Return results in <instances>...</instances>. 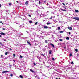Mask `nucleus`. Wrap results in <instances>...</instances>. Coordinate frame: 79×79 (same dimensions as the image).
Masks as SVG:
<instances>
[{
    "mask_svg": "<svg viewBox=\"0 0 79 79\" xmlns=\"http://www.w3.org/2000/svg\"><path fill=\"white\" fill-rule=\"evenodd\" d=\"M0 23H2V24H3V23H2V21L0 22Z\"/></svg>",
    "mask_w": 79,
    "mask_h": 79,
    "instance_id": "nucleus-40",
    "label": "nucleus"
},
{
    "mask_svg": "<svg viewBox=\"0 0 79 79\" xmlns=\"http://www.w3.org/2000/svg\"><path fill=\"white\" fill-rule=\"evenodd\" d=\"M50 45L52 46L53 48H54V45L53 44H52V43L50 44Z\"/></svg>",
    "mask_w": 79,
    "mask_h": 79,
    "instance_id": "nucleus-7",
    "label": "nucleus"
},
{
    "mask_svg": "<svg viewBox=\"0 0 79 79\" xmlns=\"http://www.w3.org/2000/svg\"><path fill=\"white\" fill-rule=\"evenodd\" d=\"M48 41L45 40V43H47Z\"/></svg>",
    "mask_w": 79,
    "mask_h": 79,
    "instance_id": "nucleus-30",
    "label": "nucleus"
},
{
    "mask_svg": "<svg viewBox=\"0 0 79 79\" xmlns=\"http://www.w3.org/2000/svg\"><path fill=\"white\" fill-rule=\"evenodd\" d=\"M52 60H53V61H55V58H52Z\"/></svg>",
    "mask_w": 79,
    "mask_h": 79,
    "instance_id": "nucleus-31",
    "label": "nucleus"
},
{
    "mask_svg": "<svg viewBox=\"0 0 79 79\" xmlns=\"http://www.w3.org/2000/svg\"><path fill=\"white\" fill-rule=\"evenodd\" d=\"M33 64L34 66H36V64H35V63H34Z\"/></svg>",
    "mask_w": 79,
    "mask_h": 79,
    "instance_id": "nucleus-28",
    "label": "nucleus"
},
{
    "mask_svg": "<svg viewBox=\"0 0 79 79\" xmlns=\"http://www.w3.org/2000/svg\"><path fill=\"white\" fill-rule=\"evenodd\" d=\"M3 30H5V28H3Z\"/></svg>",
    "mask_w": 79,
    "mask_h": 79,
    "instance_id": "nucleus-47",
    "label": "nucleus"
},
{
    "mask_svg": "<svg viewBox=\"0 0 79 79\" xmlns=\"http://www.w3.org/2000/svg\"><path fill=\"white\" fill-rule=\"evenodd\" d=\"M13 56L14 57H15V56H16V55H15V54H13Z\"/></svg>",
    "mask_w": 79,
    "mask_h": 79,
    "instance_id": "nucleus-24",
    "label": "nucleus"
},
{
    "mask_svg": "<svg viewBox=\"0 0 79 79\" xmlns=\"http://www.w3.org/2000/svg\"><path fill=\"white\" fill-rule=\"evenodd\" d=\"M11 3H9V5H11Z\"/></svg>",
    "mask_w": 79,
    "mask_h": 79,
    "instance_id": "nucleus-39",
    "label": "nucleus"
},
{
    "mask_svg": "<svg viewBox=\"0 0 79 79\" xmlns=\"http://www.w3.org/2000/svg\"><path fill=\"white\" fill-rule=\"evenodd\" d=\"M75 51H76V52H78V50H77V49H75Z\"/></svg>",
    "mask_w": 79,
    "mask_h": 79,
    "instance_id": "nucleus-15",
    "label": "nucleus"
},
{
    "mask_svg": "<svg viewBox=\"0 0 79 79\" xmlns=\"http://www.w3.org/2000/svg\"><path fill=\"white\" fill-rule=\"evenodd\" d=\"M71 63L72 64H74V62H72Z\"/></svg>",
    "mask_w": 79,
    "mask_h": 79,
    "instance_id": "nucleus-26",
    "label": "nucleus"
},
{
    "mask_svg": "<svg viewBox=\"0 0 79 79\" xmlns=\"http://www.w3.org/2000/svg\"><path fill=\"white\" fill-rule=\"evenodd\" d=\"M25 4H27H27H28V2H27V1H26L25 2Z\"/></svg>",
    "mask_w": 79,
    "mask_h": 79,
    "instance_id": "nucleus-11",
    "label": "nucleus"
},
{
    "mask_svg": "<svg viewBox=\"0 0 79 79\" xmlns=\"http://www.w3.org/2000/svg\"><path fill=\"white\" fill-rule=\"evenodd\" d=\"M29 22L30 23H32V20L30 21H29Z\"/></svg>",
    "mask_w": 79,
    "mask_h": 79,
    "instance_id": "nucleus-13",
    "label": "nucleus"
},
{
    "mask_svg": "<svg viewBox=\"0 0 79 79\" xmlns=\"http://www.w3.org/2000/svg\"><path fill=\"white\" fill-rule=\"evenodd\" d=\"M63 8H64V6H63Z\"/></svg>",
    "mask_w": 79,
    "mask_h": 79,
    "instance_id": "nucleus-52",
    "label": "nucleus"
},
{
    "mask_svg": "<svg viewBox=\"0 0 79 79\" xmlns=\"http://www.w3.org/2000/svg\"><path fill=\"white\" fill-rule=\"evenodd\" d=\"M30 71H31V72H34V71L32 70V69H30Z\"/></svg>",
    "mask_w": 79,
    "mask_h": 79,
    "instance_id": "nucleus-10",
    "label": "nucleus"
},
{
    "mask_svg": "<svg viewBox=\"0 0 79 79\" xmlns=\"http://www.w3.org/2000/svg\"><path fill=\"white\" fill-rule=\"evenodd\" d=\"M75 11L76 13H79V11L77 10H75Z\"/></svg>",
    "mask_w": 79,
    "mask_h": 79,
    "instance_id": "nucleus-8",
    "label": "nucleus"
},
{
    "mask_svg": "<svg viewBox=\"0 0 79 79\" xmlns=\"http://www.w3.org/2000/svg\"><path fill=\"white\" fill-rule=\"evenodd\" d=\"M13 61H14V62H15V60H13Z\"/></svg>",
    "mask_w": 79,
    "mask_h": 79,
    "instance_id": "nucleus-46",
    "label": "nucleus"
},
{
    "mask_svg": "<svg viewBox=\"0 0 79 79\" xmlns=\"http://www.w3.org/2000/svg\"><path fill=\"white\" fill-rule=\"evenodd\" d=\"M16 2H17V3H18V1H17Z\"/></svg>",
    "mask_w": 79,
    "mask_h": 79,
    "instance_id": "nucleus-44",
    "label": "nucleus"
},
{
    "mask_svg": "<svg viewBox=\"0 0 79 79\" xmlns=\"http://www.w3.org/2000/svg\"><path fill=\"white\" fill-rule=\"evenodd\" d=\"M9 66H10V68H11V66H11V65H9Z\"/></svg>",
    "mask_w": 79,
    "mask_h": 79,
    "instance_id": "nucleus-34",
    "label": "nucleus"
},
{
    "mask_svg": "<svg viewBox=\"0 0 79 79\" xmlns=\"http://www.w3.org/2000/svg\"><path fill=\"white\" fill-rule=\"evenodd\" d=\"M39 56H37V58H39Z\"/></svg>",
    "mask_w": 79,
    "mask_h": 79,
    "instance_id": "nucleus-43",
    "label": "nucleus"
},
{
    "mask_svg": "<svg viewBox=\"0 0 79 79\" xmlns=\"http://www.w3.org/2000/svg\"><path fill=\"white\" fill-rule=\"evenodd\" d=\"M1 57H2V56H3V55H1Z\"/></svg>",
    "mask_w": 79,
    "mask_h": 79,
    "instance_id": "nucleus-41",
    "label": "nucleus"
},
{
    "mask_svg": "<svg viewBox=\"0 0 79 79\" xmlns=\"http://www.w3.org/2000/svg\"><path fill=\"white\" fill-rule=\"evenodd\" d=\"M44 29H48V27L47 26H44Z\"/></svg>",
    "mask_w": 79,
    "mask_h": 79,
    "instance_id": "nucleus-4",
    "label": "nucleus"
},
{
    "mask_svg": "<svg viewBox=\"0 0 79 79\" xmlns=\"http://www.w3.org/2000/svg\"><path fill=\"white\" fill-rule=\"evenodd\" d=\"M28 16H29V17H31V15H29Z\"/></svg>",
    "mask_w": 79,
    "mask_h": 79,
    "instance_id": "nucleus-36",
    "label": "nucleus"
},
{
    "mask_svg": "<svg viewBox=\"0 0 79 79\" xmlns=\"http://www.w3.org/2000/svg\"><path fill=\"white\" fill-rule=\"evenodd\" d=\"M47 47V46H45V47Z\"/></svg>",
    "mask_w": 79,
    "mask_h": 79,
    "instance_id": "nucleus-49",
    "label": "nucleus"
},
{
    "mask_svg": "<svg viewBox=\"0 0 79 79\" xmlns=\"http://www.w3.org/2000/svg\"><path fill=\"white\" fill-rule=\"evenodd\" d=\"M64 48L65 49V48H66V47H65Z\"/></svg>",
    "mask_w": 79,
    "mask_h": 79,
    "instance_id": "nucleus-42",
    "label": "nucleus"
},
{
    "mask_svg": "<svg viewBox=\"0 0 79 79\" xmlns=\"http://www.w3.org/2000/svg\"><path fill=\"white\" fill-rule=\"evenodd\" d=\"M13 76V74H10V76Z\"/></svg>",
    "mask_w": 79,
    "mask_h": 79,
    "instance_id": "nucleus-35",
    "label": "nucleus"
},
{
    "mask_svg": "<svg viewBox=\"0 0 79 79\" xmlns=\"http://www.w3.org/2000/svg\"><path fill=\"white\" fill-rule=\"evenodd\" d=\"M2 37V36H1V35H0V37Z\"/></svg>",
    "mask_w": 79,
    "mask_h": 79,
    "instance_id": "nucleus-50",
    "label": "nucleus"
},
{
    "mask_svg": "<svg viewBox=\"0 0 79 79\" xmlns=\"http://www.w3.org/2000/svg\"><path fill=\"white\" fill-rule=\"evenodd\" d=\"M68 29H69V30H70L71 31L73 30V28L71 27H68Z\"/></svg>",
    "mask_w": 79,
    "mask_h": 79,
    "instance_id": "nucleus-3",
    "label": "nucleus"
},
{
    "mask_svg": "<svg viewBox=\"0 0 79 79\" xmlns=\"http://www.w3.org/2000/svg\"><path fill=\"white\" fill-rule=\"evenodd\" d=\"M7 72H8V71H3V73H7Z\"/></svg>",
    "mask_w": 79,
    "mask_h": 79,
    "instance_id": "nucleus-18",
    "label": "nucleus"
},
{
    "mask_svg": "<svg viewBox=\"0 0 79 79\" xmlns=\"http://www.w3.org/2000/svg\"><path fill=\"white\" fill-rule=\"evenodd\" d=\"M62 5H65V4H64V3H63Z\"/></svg>",
    "mask_w": 79,
    "mask_h": 79,
    "instance_id": "nucleus-37",
    "label": "nucleus"
},
{
    "mask_svg": "<svg viewBox=\"0 0 79 79\" xmlns=\"http://www.w3.org/2000/svg\"><path fill=\"white\" fill-rule=\"evenodd\" d=\"M1 6H2V5H1V4H0V7H1Z\"/></svg>",
    "mask_w": 79,
    "mask_h": 79,
    "instance_id": "nucleus-45",
    "label": "nucleus"
},
{
    "mask_svg": "<svg viewBox=\"0 0 79 79\" xmlns=\"http://www.w3.org/2000/svg\"><path fill=\"white\" fill-rule=\"evenodd\" d=\"M66 40H69V38L68 37H66Z\"/></svg>",
    "mask_w": 79,
    "mask_h": 79,
    "instance_id": "nucleus-12",
    "label": "nucleus"
},
{
    "mask_svg": "<svg viewBox=\"0 0 79 79\" xmlns=\"http://www.w3.org/2000/svg\"><path fill=\"white\" fill-rule=\"evenodd\" d=\"M8 52H6L5 53V55H6L7 54H8Z\"/></svg>",
    "mask_w": 79,
    "mask_h": 79,
    "instance_id": "nucleus-16",
    "label": "nucleus"
},
{
    "mask_svg": "<svg viewBox=\"0 0 79 79\" xmlns=\"http://www.w3.org/2000/svg\"><path fill=\"white\" fill-rule=\"evenodd\" d=\"M0 34L1 35H5V34L3 32L0 33Z\"/></svg>",
    "mask_w": 79,
    "mask_h": 79,
    "instance_id": "nucleus-6",
    "label": "nucleus"
},
{
    "mask_svg": "<svg viewBox=\"0 0 79 79\" xmlns=\"http://www.w3.org/2000/svg\"><path fill=\"white\" fill-rule=\"evenodd\" d=\"M29 32H27V33H28Z\"/></svg>",
    "mask_w": 79,
    "mask_h": 79,
    "instance_id": "nucleus-55",
    "label": "nucleus"
},
{
    "mask_svg": "<svg viewBox=\"0 0 79 79\" xmlns=\"http://www.w3.org/2000/svg\"><path fill=\"white\" fill-rule=\"evenodd\" d=\"M10 50H12V49L11 48H10Z\"/></svg>",
    "mask_w": 79,
    "mask_h": 79,
    "instance_id": "nucleus-48",
    "label": "nucleus"
},
{
    "mask_svg": "<svg viewBox=\"0 0 79 79\" xmlns=\"http://www.w3.org/2000/svg\"><path fill=\"white\" fill-rule=\"evenodd\" d=\"M69 35H70V34H71V33L70 32H69Z\"/></svg>",
    "mask_w": 79,
    "mask_h": 79,
    "instance_id": "nucleus-38",
    "label": "nucleus"
},
{
    "mask_svg": "<svg viewBox=\"0 0 79 79\" xmlns=\"http://www.w3.org/2000/svg\"><path fill=\"white\" fill-rule=\"evenodd\" d=\"M45 2H46L45 1H44V3H45Z\"/></svg>",
    "mask_w": 79,
    "mask_h": 79,
    "instance_id": "nucleus-53",
    "label": "nucleus"
},
{
    "mask_svg": "<svg viewBox=\"0 0 79 79\" xmlns=\"http://www.w3.org/2000/svg\"><path fill=\"white\" fill-rule=\"evenodd\" d=\"M49 54H52V51L49 50Z\"/></svg>",
    "mask_w": 79,
    "mask_h": 79,
    "instance_id": "nucleus-14",
    "label": "nucleus"
},
{
    "mask_svg": "<svg viewBox=\"0 0 79 79\" xmlns=\"http://www.w3.org/2000/svg\"><path fill=\"white\" fill-rule=\"evenodd\" d=\"M51 23H47V25H50V24H51Z\"/></svg>",
    "mask_w": 79,
    "mask_h": 79,
    "instance_id": "nucleus-20",
    "label": "nucleus"
},
{
    "mask_svg": "<svg viewBox=\"0 0 79 79\" xmlns=\"http://www.w3.org/2000/svg\"><path fill=\"white\" fill-rule=\"evenodd\" d=\"M52 19V17H51L50 19Z\"/></svg>",
    "mask_w": 79,
    "mask_h": 79,
    "instance_id": "nucleus-32",
    "label": "nucleus"
},
{
    "mask_svg": "<svg viewBox=\"0 0 79 79\" xmlns=\"http://www.w3.org/2000/svg\"><path fill=\"white\" fill-rule=\"evenodd\" d=\"M19 77H21V79H23V76H22V75H20Z\"/></svg>",
    "mask_w": 79,
    "mask_h": 79,
    "instance_id": "nucleus-17",
    "label": "nucleus"
},
{
    "mask_svg": "<svg viewBox=\"0 0 79 79\" xmlns=\"http://www.w3.org/2000/svg\"><path fill=\"white\" fill-rule=\"evenodd\" d=\"M38 23V22H36L35 23V25H37V24Z\"/></svg>",
    "mask_w": 79,
    "mask_h": 79,
    "instance_id": "nucleus-19",
    "label": "nucleus"
},
{
    "mask_svg": "<svg viewBox=\"0 0 79 79\" xmlns=\"http://www.w3.org/2000/svg\"><path fill=\"white\" fill-rule=\"evenodd\" d=\"M0 44L1 45V46H2V47H3V46H4L3 45V44H2V43H1V42H0Z\"/></svg>",
    "mask_w": 79,
    "mask_h": 79,
    "instance_id": "nucleus-9",
    "label": "nucleus"
},
{
    "mask_svg": "<svg viewBox=\"0 0 79 79\" xmlns=\"http://www.w3.org/2000/svg\"><path fill=\"white\" fill-rule=\"evenodd\" d=\"M41 3V2L39 1V5H40Z\"/></svg>",
    "mask_w": 79,
    "mask_h": 79,
    "instance_id": "nucleus-23",
    "label": "nucleus"
},
{
    "mask_svg": "<svg viewBox=\"0 0 79 79\" xmlns=\"http://www.w3.org/2000/svg\"><path fill=\"white\" fill-rule=\"evenodd\" d=\"M60 29H61V27H58V30H60Z\"/></svg>",
    "mask_w": 79,
    "mask_h": 79,
    "instance_id": "nucleus-22",
    "label": "nucleus"
},
{
    "mask_svg": "<svg viewBox=\"0 0 79 79\" xmlns=\"http://www.w3.org/2000/svg\"><path fill=\"white\" fill-rule=\"evenodd\" d=\"M41 55H42V56H45L44 55V54H41Z\"/></svg>",
    "mask_w": 79,
    "mask_h": 79,
    "instance_id": "nucleus-29",
    "label": "nucleus"
},
{
    "mask_svg": "<svg viewBox=\"0 0 79 79\" xmlns=\"http://www.w3.org/2000/svg\"><path fill=\"white\" fill-rule=\"evenodd\" d=\"M63 31H60V33H63Z\"/></svg>",
    "mask_w": 79,
    "mask_h": 79,
    "instance_id": "nucleus-27",
    "label": "nucleus"
},
{
    "mask_svg": "<svg viewBox=\"0 0 79 79\" xmlns=\"http://www.w3.org/2000/svg\"><path fill=\"white\" fill-rule=\"evenodd\" d=\"M72 56V54H70L69 55V56Z\"/></svg>",
    "mask_w": 79,
    "mask_h": 79,
    "instance_id": "nucleus-33",
    "label": "nucleus"
},
{
    "mask_svg": "<svg viewBox=\"0 0 79 79\" xmlns=\"http://www.w3.org/2000/svg\"><path fill=\"white\" fill-rule=\"evenodd\" d=\"M75 20H77V21H79V17H74L73 18Z\"/></svg>",
    "mask_w": 79,
    "mask_h": 79,
    "instance_id": "nucleus-2",
    "label": "nucleus"
},
{
    "mask_svg": "<svg viewBox=\"0 0 79 79\" xmlns=\"http://www.w3.org/2000/svg\"><path fill=\"white\" fill-rule=\"evenodd\" d=\"M65 9H63L62 8H60V10H62V11H67V10H66V7H64Z\"/></svg>",
    "mask_w": 79,
    "mask_h": 79,
    "instance_id": "nucleus-1",
    "label": "nucleus"
},
{
    "mask_svg": "<svg viewBox=\"0 0 79 79\" xmlns=\"http://www.w3.org/2000/svg\"><path fill=\"white\" fill-rule=\"evenodd\" d=\"M20 57L21 58H23V56H22L21 55H20Z\"/></svg>",
    "mask_w": 79,
    "mask_h": 79,
    "instance_id": "nucleus-25",
    "label": "nucleus"
},
{
    "mask_svg": "<svg viewBox=\"0 0 79 79\" xmlns=\"http://www.w3.org/2000/svg\"><path fill=\"white\" fill-rule=\"evenodd\" d=\"M50 29H51V27H50Z\"/></svg>",
    "mask_w": 79,
    "mask_h": 79,
    "instance_id": "nucleus-54",
    "label": "nucleus"
},
{
    "mask_svg": "<svg viewBox=\"0 0 79 79\" xmlns=\"http://www.w3.org/2000/svg\"><path fill=\"white\" fill-rule=\"evenodd\" d=\"M59 41L60 42H62V41H63V40L61 39H60L59 40Z\"/></svg>",
    "mask_w": 79,
    "mask_h": 79,
    "instance_id": "nucleus-21",
    "label": "nucleus"
},
{
    "mask_svg": "<svg viewBox=\"0 0 79 79\" xmlns=\"http://www.w3.org/2000/svg\"><path fill=\"white\" fill-rule=\"evenodd\" d=\"M27 43L28 45H30V46H31V43L27 41Z\"/></svg>",
    "mask_w": 79,
    "mask_h": 79,
    "instance_id": "nucleus-5",
    "label": "nucleus"
},
{
    "mask_svg": "<svg viewBox=\"0 0 79 79\" xmlns=\"http://www.w3.org/2000/svg\"><path fill=\"white\" fill-rule=\"evenodd\" d=\"M48 3H47V5H48Z\"/></svg>",
    "mask_w": 79,
    "mask_h": 79,
    "instance_id": "nucleus-51",
    "label": "nucleus"
}]
</instances>
